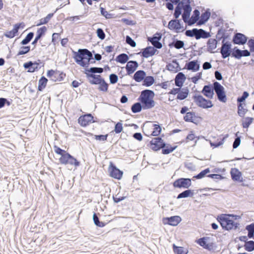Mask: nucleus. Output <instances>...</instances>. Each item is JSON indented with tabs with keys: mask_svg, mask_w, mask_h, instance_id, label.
<instances>
[{
	"mask_svg": "<svg viewBox=\"0 0 254 254\" xmlns=\"http://www.w3.org/2000/svg\"><path fill=\"white\" fill-rule=\"evenodd\" d=\"M230 217L236 219L238 216L226 214H222L218 216L217 219L220 222L223 229L230 230L236 229L238 227L239 223L234 222L233 219H231Z\"/></svg>",
	"mask_w": 254,
	"mask_h": 254,
	"instance_id": "f257e3e1",
	"label": "nucleus"
},
{
	"mask_svg": "<svg viewBox=\"0 0 254 254\" xmlns=\"http://www.w3.org/2000/svg\"><path fill=\"white\" fill-rule=\"evenodd\" d=\"M92 56L91 52L87 49H79L77 52L74 53V60L80 66L87 67Z\"/></svg>",
	"mask_w": 254,
	"mask_h": 254,
	"instance_id": "f03ea898",
	"label": "nucleus"
},
{
	"mask_svg": "<svg viewBox=\"0 0 254 254\" xmlns=\"http://www.w3.org/2000/svg\"><path fill=\"white\" fill-rule=\"evenodd\" d=\"M154 95V92L151 90L146 89L141 91L139 99L143 109H151L155 106V103L153 100Z\"/></svg>",
	"mask_w": 254,
	"mask_h": 254,
	"instance_id": "7ed1b4c3",
	"label": "nucleus"
},
{
	"mask_svg": "<svg viewBox=\"0 0 254 254\" xmlns=\"http://www.w3.org/2000/svg\"><path fill=\"white\" fill-rule=\"evenodd\" d=\"M213 90L217 94L218 99L223 103L227 101V98L224 87L219 82L216 81L213 83Z\"/></svg>",
	"mask_w": 254,
	"mask_h": 254,
	"instance_id": "20e7f679",
	"label": "nucleus"
},
{
	"mask_svg": "<svg viewBox=\"0 0 254 254\" xmlns=\"http://www.w3.org/2000/svg\"><path fill=\"white\" fill-rule=\"evenodd\" d=\"M193 99L196 105L202 108L207 109L213 106L210 100L205 99L201 95H195L193 96Z\"/></svg>",
	"mask_w": 254,
	"mask_h": 254,
	"instance_id": "39448f33",
	"label": "nucleus"
},
{
	"mask_svg": "<svg viewBox=\"0 0 254 254\" xmlns=\"http://www.w3.org/2000/svg\"><path fill=\"white\" fill-rule=\"evenodd\" d=\"M61 163L63 164H70L75 166H78L79 162L68 153H64L59 159Z\"/></svg>",
	"mask_w": 254,
	"mask_h": 254,
	"instance_id": "423d86ee",
	"label": "nucleus"
},
{
	"mask_svg": "<svg viewBox=\"0 0 254 254\" xmlns=\"http://www.w3.org/2000/svg\"><path fill=\"white\" fill-rule=\"evenodd\" d=\"M191 185V179L189 178H180L173 183L175 188L188 189Z\"/></svg>",
	"mask_w": 254,
	"mask_h": 254,
	"instance_id": "0eeeda50",
	"label": "nucleus"
},
{
	"mask_svg": "<svg viewBox=\"0 0 254 254\" xmlns=\"http://www.w3.org/2000/svg\"><path fill=\"white\" fill-rule=\"evenodd\" d=\"M165 146V143L160 137H156L150 142V147L154 151H157Z\"/></svg>",
	"mask_w": 254,
	"mask_h": 254,
	"instance_id": "6e6552de",
	"label": "nucleus"
},
{
	"mask_svg": "<svg viewBox=\"0 0 254 254\" xmlns=\"http://www.w3.org/2000/svg\"><path fill=\"white\" fill-rule=\"evenodd\" d=\"M231 46L232 45L230 42H225L224 40L222 41L220 53L223 59H226L230 56L231 53Z\"/></svg>",
	"mask_w": 254,
	"mask_h": 254,
	"instance_id": "1a4fd4ad",
	"label": "nucleus"
},
{
	"mask_svg": "<svg viewBox=\"0 0 254 254\" xmlns=\"http://www.w3.org/2000/svg\"><path fill=\"white\" fill-rule=\"evenodd\" d=\"M168 28L171 30H176L177 32H180L184 30V27L182 26L179 20H171L169 22Z\"/></svg>",
	"mask_w": 254,
	"mask_h": 254,
	"instance_id": "9d476101",
	"label": "nucleus"
},
{
	"mask_svg": "<svg viewBox=\"0 0 254 254\" xmlns=\"http://www.w3.org/2000/svg\"><path fill=\"white\" fill-rule=\"evenodd\" d=\"M93 122V117L91 114L85 115L78 119V123L83 127H85Z\"/></svg>",
	"mask_w": 254,
	"mask_h": 254,
	"instance_id": "9b49d317",
	"label": "nucleus"
},
{
	"mask_svg": "<svg viewBox=\"0 0 254 254\" xmlns=\"http://www.w3.org/2000/svg\"><path fill=\"white\" fill-rule=\"evenodd\" d=\"M247 40V37L244 34L238 33L234 36L233 42L234 44L238 45L245 44Z\"/></svg>",
	"mask_w": 254,
	"mask_h": 254,
	"instance_id": "f8f14e48",
	"label": "nucleus"
},
{
	"mask_svg": "<svg viewBox=\"0 0 254 254\" xmlns=\"http://www.w3.org/2000/svg\"><path fill=\"white\" fill-rule=\"evenodd\" d=\"M161 38V35L159 33H156L152 38L148 39L153 46L157 49L162 47V44L159 42Z\"/></svg>",
	"mask_w": 254,
	"mask_h": 254,
	"instance_id": "ddd939ff",
	"label": "nucleus"
},
{
	"mask_svg": "<svg viewBox=\"0 0 254 254\" xmlns=\"http://www.w3.org/2000/svg\"><path fill=\"white\" fill-rule=\"evenodd\" d=\"M138 66V64L137 62L134 61H129L126 65V69L128 74H130L133 73L136 69Z\"/></svg>",
	"mask_w": 254,
	"mask_h": 254,
	"instance_id": "4468645a",
	"label": "nucleus"
},
{
	"mask_svg": "<svg viewBox=\"0 0 254 254\" xmlns=\"http://www.w3.org/2000/svg\"><path fill=\"white\" fill-rule=\"evenodd\" d=\"M157 50L154 47L152 46H149L143 49L142 52V56L147 58L149 57L155 55Z\"/></svg>",
	"mask_w": 254,
	"mask_h": 254,
	"instance_id": "2eb2a0df",
	"label": "nucleus"
},
{
	"mask_svg": "<svg viewBox=\"0 0 254 254\" xmlns=\"http://www.w3.org/2000/svg\"><path fill=\"white\" fill-rule=\"evenodd\" d=\"M230 174L232 179L234 181L242 182L243 178L242 177V173L237 168H232Z\"/></svg>",
	"mask_w": 254,
	"mask_h": 254,
	"instance_id": "dca6fc26",
	"label": "nucleus"
},
{
	"mask_svg": "<svg viewBox=\"0 0 254 254\" xmlns=\"http://www.w3.org/2000/svg\"><path fill=\"white\" fill-rule=\"evenodd\" d=\"M89 82L92 84H100L102 78L100 75H95L86 73Z\"/></svg>",
	"mask_w": 254,
	"mask_h": 254,
	"instance_id": "f3484780",
	"label": "nucleus"
},
{
	"mask_svg": "<svg viewBox=\"0 0 254 254\" xmlns=\"http://www.w3.org/2000/svg\"><path fill=\"white\" fill-rule=\"evenodd\" d=\"M165 220L167 221L166 223L168 224L176 226L181 221L182 219L179 216H174L170 217H167L165 219Z\"/></svg>",
	"mask_w": 254,
	"mask_h": 254,
	"instance_id": "a211bd4d",
	"label": "nucleus"
},
{
	"mask_svg": "<svg viewBox=\"0 0 254 254\" xmlns=\"http://www.w3.org/2000/svg\"><path fill=\"white\" fill-rule=\"evenodd\" d=\"M210 36L209 32H206L202 29H197L196 28L195 38L196 40L200 38H207Z\"/></svg>",
	"mask_w": 254,
	"mask_h": 254,
	"instance_id": "6ab92c4d",
	"label": "nucleus"
},
{
	"mask_svg": "<svg viewBox=\"0 0 254 254\" xmlns=\"http://www.w3.org/2000/svg\"><path fill=\"white\" fill-rule=\"evenodd\" d=\"M184 12L182 14V18L185 23L189 24L190 20V13L191 11V7L190 6H183Z\"/></svg>",
	"mask_w": 254,
	"mask_h": 254,
	"instance_id": "aec40b11",
	"label": "nucleus"
},
{
	"mask_svg": "<svg viewBox=\"0 0 254 254\" xmlns=\"http://www.w3.org/2000/svg\"><path fill=\"white\" fill-rule=\"evenodd\" d=\"M23 24L22 23L15 24L13 29L12 30L5 33L4 35L9 38H13L18 32V31L21 26Z\"/></svg>",
	"mask_w": 254,
	"mask_h": 254,
	"instance_id": "412c9836",
	"label": "nucleus"
},
{
	"mask_svg": "<svg viewBox=\"0 0 254 254\" xmlns=\"http://www.w3.org/2000/svg\"><path fill=\"white\" fill-rule=\"evenodd\" d=\"M186 67L188 70L197 71L199 69V64L197 61H192L186 64Z\"/></svg>",
	"mask_w": 254,
	"mask_h": 254,
	"instance_id": "4be33fe9",
	"label": "nucleus"
},
{
	"mask_svg": "<svg viewBox=\"0 0 254 254\" xmlns=\"http://www.w3.org/2000/svg\"><path fill=\"white\" fill-rule=\"evenodd\" d=\"M205 238L203 237L202 238H200L197 241V243L201 247L204 248L205 249L211 251L213 249V243H207L206 242Z\"/></svg>",
	"mask_w": 254,
	"mask_h": 254,
	"instance_id": "5701e85b",
	"label": "nucleus"
},
{
	"mask_svg": "<svg viewBox=\"0 0 254 254\" xmlns=\"http://www.w3.org/2000/svg\"><path fill=\"white\" fill-rule=\"evenodd\" d=\"M186 79V77L185 74L182 72L178 73L175 78V83L176 86L181 87L182 86L185 80Z\"/></svg>",
	"mask_w": 254,
	"mask_h": 254,
	"instance_id": "b1692460",
	"label": "nucleus"
},
{
	"mask_svg": "<svg viewBox=\"0 0 254 254\" xmlns=\"http://www.w3.org/2000/svg\"><path fill=\"white\" fill-rule=\"evenodd\" d=\"M47 31V28L45 26H43L39 28L37 32V36H36L34 40L32 42V44L35 46L38 41L41 38V37L45 34Z\"/></svg>",
	"mask_w": 254,
	"mask_h": 254,
	"instance_id": "393cba45",
	"label": "nucleus"
},
{
	"mask_svg": "<svg viewBox=\"0 0 254 254\" xmlns=\"http://www.w3.org/2000/svg\"><path fill=\"white\" fill-rule=\"evenodd\" d=\"M110 176L113 178L120 180L122 177L123 172L114 166L110 171Z\"/></svg>",
	"mask_w": 254,
	"mask_h": 254,
	"instance_id": "a878e982",
	"label": "nucleus"
},
{
	"mask_svg": "<svg viewBox=\"0 0 254 254\" xmlns=\"http://www.w3.org/2000/svg\"><path fill=\"white\" fill-rule=\"evenodd\" d=\"M202 93L208 98H212L214 93L211 87L209 85H205L202 90Z\"/></svg>",
	"mask_w": 254,
	"mask_h": 254,
	"instance_id": "bb28decb",
	"label": "nucleus"
},
{
	"mask_svg": "<svg viewBox=\"0 0 254 254\" xmlns=\"http://www.w3.org/2000/svg\"><path fill=\"white\" fill-rule=\"evenodd\" d=\"M146 73L144 71L140 70L137 71L133 75V79L138 82L141 81L144 79Z\"/></svg>",
	"mask_w": 254,
	"mask_h": 254,
	"instance_id": "cd10ccee",
	"label": "nucleus"
},
{
	"mask_svg": "<svg viewBox=\"0 0 254 254\" xmlns=\"http://www.w3.org/2000/svg\"><path fill=\"white\" fill-rule=\"evenodd\" d=\"M217 41L215 39H209L207 42L208 51L212 53V51L216 49Z\"/></svg>",
	"mask_w": 254,
	"mask_h": 254,
	"instance_id": "c85d7f7f",
	"label": "nucleus"
},
{
	"mask_svg": "<svg viewBox=\"0 0 254 254\" xmlns=\"http://www.w3.org/2000/svg\"><path fill=\"white\" fill-rule=\"evenodd\" d=\"M184 46V43L183 41L179 40H174L173 42L169 44V46L171 48L172 47H175L177 49H180L183 48Z\"/></svg>",
	"mask_w": 254,
	"mask_h": 254,
	"instance_id": "c756f323",
	"label": "nucleus"
},
{
	"mask_svg": "<svg viewBox=\"0 0 254 254\" xmlns=\"http://www.w3.org/2000/svg\"><path fill=\"white\" fill-rule=\"evenodd\" d=\"M189 92V89L187 88L181 89L178 94L177 99L180 100L186 99L188 95Z\"/></svg>",
	"mask_w": 254,
	"mask_h": 254,
	"instance_id": "7c9ffc66",
	"label": "nucleus"
},
{
	"mask_svg": "<svg viewBox=\"0 0 254 254\" xmlns=\"http://www.w3.org/2000/svg\"><path fill=\"white\" fill-rule=\"evenodd\" d=\"M199 11L197 9H195L193 11V15L191 16V17L190 19L189 22V25H191L194 23H195L199 18Z\"/></svg>",
	"mask_w": 254,
	"mask_h": 254,
	"instance_id": "2f4dec72",
	"label": "nucleus"
},
{
	"mask_svg": "<svg viewBox=\"0 0 254 254\" xmlns=\"http://www.w3.org/2000/svg\"><path fill=\"white\" fill-rule=\"evenodd\" d=\"M210 16V12L207 11L202 13L201 15L200 20H199V24H204L209 18Z\"/></svg>",
	"mask_w": 254,
	"mask_h": 254,
	"instance_id": "473e14b6",
	"label": "nucleus"
},
{
	"mask_svg": "<svg viewBox=\"0 0 254 254\" xmlns=\"http://www.w3.org/2000/svg\"><path fill=\"white\" fill-rule=\"evenodd\" d=\"M193 195V190H187L182 192L179 193L177 196V199H180L182 198H186L189 196H192Z\"/></svg>",
	"mask_w": 254,
	"mask_h": 254,
	"instance_id": "72a5a7b5",
	"label": "nucleus"
},
{
	"mask_svg": "<svg viewBox=\"0 0 254 254\" xmlns=\"http://www.w3.org/2000/svg\"><path fill=\"white\" fill-rule=\"evenodd\" d=\"M128 60V57L126 54H121L116 57V61L121 64H125Z\"/></svg>",
	"mask_w": 254,
	"mask_h": 254,
	"instance_id": "f704fd0d",
	"label": "nucleus"
},
{
	"mask_svg": "<svg viewBox=\"0 0 254 254\" xmlns=\"http://www.w3.org/2000/svg\"><path fill=\"white\" fill-rule=\"evenodd\" d=\"M155 82L154 77L152 76H147L144 77L143 80V85L145 86L148 87L152 84Z\"/></svg>",
	"mask_w": 254,
	"mask_h": 254,
	"instance_id": "c9c22d12",
	"label": "nucleus"
},
{
	"mask_svg": "<svg viewBox=\"0 0 254 254\" xmlns=\"http://www.w3.org/2000/svg\"><path fill=\"white\" fill-rule=\"evenodd\" d=\"M173 250L175 254H187L188 251L185 250L183 247H177L175 244L173 246Z\"/></svg>",
	"mask_w": 254,
	"mask_h": 254,
	"instance_id": "e433bc0d",
	"label": "nucleus"
},
{
	"mask_svg": "<svg viewBox=\"0 0 254 254\" xmlns=\"http://www.w3.org/2000/svg\"><path fill=\"white\" fill-rule=\"evenodd\" d=\"M245 250L248 252H251L254 250V241H249L246 242L244 246Z\"/></svg>",
	"mask_w": 254,
	"mask_h": 254,
	"instance_id": "4c0bfd02",
	"label": "nucleus"
},
{
	"mask_svg": "<svg viewBox=\"0 0 254 254\" xmlns=\"http://www.w3.org/2000/svg\"><path fill=\"white\" fill-rule=\"evenodd\" d=\"M48 80L44 76H42L39 81L38 83V90L42 91L44 88H45Z\"/></svg>",
	"mask_w": 254,
	"mask_h": 254,
	"instance_id": "58836bf2",
	"label": "nucleus"
},
{
	"mask_svg": "<svg viewBox=\"0 0 254 254\" xmlns=\"http://www.w3.org/2000/svg\"><path fill=\"white\" fill-rule=\"evenodd\" d=\"M142 108V105L141 106V103L139 102H137L133 104L131 107V111L133 113H138L141 111Z\"/></svg>",
	"mask_w": 254,
	"mask_h": 254,
	"instance_id": "ea45409f",
	"label": "nucleus"
},
{
	"mask_svg": "<svg viewBox=\"0 0 254 254\" xmlns=\"http://www.w3.org/2000/svg\"><path fill=\"white\" fill-rule=\"evenodd\" d=\"M34 36V33L33 32L29 33L26 37L21 41V44L25 45L29 43L30 41L32 39Z\"/></svg>",
	"mask_w": 254,
	"mask_h": 254,
	"instance_id": "a19ab883",
	"label": "nucleus"
},
{
	"mask_svg": "<svg viewBox=\"0 0 254 254\" xmlns=\"http://www.w3.org/2000/svg\"><path fill=\"white\" fill-rule=\"evenodd\" d=\"M176 147H172L169 145H166L165 144V146L164 148H162L163 149L162 150V152L164 154H168L171 152H172L175 149Z\"/></svg>",
	"mask_w": 254,
	"mask_h": 254,
	"instance_id": "79ce46f5",
	"label": "nucleus"
},
{
	"mask_svg": "<svg viewBox=\"0 0 254 254\" xmlns=\"http://www.w3.org/2000/svg\"><path fill=\"white\" fill-rule=\"evenodd\" d=\"M254 119L253 118L247 117L243 121L242 126L244 128H248L252 123Z\"/></svg>",
	"mask_w": 254,
	"mask_h": 254,
	"instance_id": "37998d69",
	"label": "nucleus"
},
{
	"mask_svg": "<svg viewBox=\"0 0 254 254\" xmlns=\"http://www.w3.org/2000/svg\"><path fill=\"white\" fill-rule=\"evenodd\" d=\"M153 126V130L151 134L152 136H158L161 132V128L160 126L158 125L154 124Z\"/></svg>",
	"mask_w": 254,
	"mask_h": 254,
	"instance_id": "c03bdc74",
	"label": "nucleus"
},
{
	"mask_svg": "<svg viewBox=\"0 0 254 254\" xmlns=\"http://www.w3.org/2000/svg\"><path fill=\"white\" fill-rule=\"evenodd\" d=\"M99 85V89L100 91L107 92L108 88V84L105 82L104 79H102L100 84Z\"/></svg>",
	"mask_w": 254,
	"mask_h": 254,
	"instance_id": "a18cd8bd",
	"label": "nucleus"
},
{
	"mask_svg": "<svg viewBox=\"0 0 254 254\" xmlns=\"http://www.w3.org/2000/svg\"><path fill=\"white\" fill-rule=\"evenodd\" d=\"M86 71L91 72V74L99 73H101L103 72V68L101 67H92L86 70Z\"/></svg>",
	"mask_w": 254,
	"mask_h": 254,
	"instance_id": "49530a36",
	"label": "nucleus"
},
{
	"mask_svg": "<svg viewBox=\"0 0 254 254\" xmlns=\"http://www.w3.org/2000/svg\"><path fill=\"white\" fill-rule=\"evenodd\" d=\"M93 220L94 221V224L96 226L100 227H103L105 226V224L103 222H100L99 221V219L96 213L93 214Z\"/></svg>",
	"mask_w": 254,
	"mask_h": 254,
	"instance_id": "de8ad7c7",
	"label": "nucleus"
},
{
	"mask_svg": "<svg viewBox=\"0 0 254 254\" xmlns=\"http://www.w3.org/2000/svg\"><path fill=\"white\" fill-rule=\"evenodd\" d=\"M194 114L192 112H187L184 119L186 122H193Z\"/></svg>",
	"mask_w": 254,
	"mask_h": 254,
	"instance_id": "09e8293b",
	"label": "nucleus"
},
{
	"mask_svg": "<svg viewBox=\"0 0 254 254\" xmlns=\"http://www.w3.org/2000/svg\"><path fill=\"white\" fill-rule=\"evenodd\" d=\"M210 172V170L209 168H207L201 172H200L198 174L193 177V178L196 179H200L203 178L207 173Z\"/></svg>",
	"mask_w": 254,
	"mask_h": 254,
	"instance_id": "8fccbe9b",
	"label": "nucleus"
},
{
	"mask_svg": "<svg viewBox=\"0 0 254 254\" xmlns=\"http://www.w3.org/2000/svg\"><path fill=\"white\" fill-rule=\"evenodd\" d=\"M178 64L177 62L173 63L172 64H169L167 65V69L174 72H176L177 71V67L178 66Z\"/></svg>",
	"mask_w": 254,
	"mask_h": 254,
	"instance_id": "3c124183",
	"label": "nucleus"
},
{
	"mask_svg": "<svg viewBox=\"0 0 254 254\" xmlns=\"http://www.w3.org/2000/svg\"><path fill=\"white\" fill-rule=\"evenodd\" d=\"M30 49V46L22 47L20 48V49L17 54V55L20 56V55H22L27 54V53H28L29 52Z\"/></svg>",
	"mask_w": 254,
	"mask_h": 254,
	"instance_id": "603ef678",
	"label": "nucleus"
},
{
	"mask_svg": "<svg viewBox=\"0 0 254 254\" xmlns=\"http://www.w3.org/2000/svg\"><path fill=\"white\" fill-rule=\"evenodd\" d=\"M53 13H50L48 14L46 17L40 19V23L39 24H38V25H40L47 23L49 20L53 17Z\"/></svg>",
	"mask_w": 254,
	"mask_h": 254,
	"instance_id": "864d4df0",
	"label": "nucleus"
},
{
	"mask_svg": "<svg viewBox=\"0 0 254 254\" xmlns=\"http://www.w3.org/2000/svg\"><path fill=\"white\" fill-rule=\"evenodd\" d=\"M182 8L183 7H182V6H181V4H178V5L176 6L174 14V17L176 19L178 18L181 14Z\"/></svg>",
	"mask_w": 254,
	"mask_h": 254,
	"instance_id": "5fc2aeb1",
	"label": "nucleus"
},
{
	"mask_svg": "<svg viewBox=\"0 0 254 254\" xmlns=\"http://www.w3.org/2000/svg\"><path fill=\"white\" fill-rule=\"evenodd\" d=\"M233 57L236 59H239L242 57V50L235 48L232 54Z\"/></svg>",
	"mask_w": 254,
	"mask_h": 254,
	"instance_id": "6e6d98bb",
	"label": "nucleus"
},
{
	"mask_svg": "<svg viewBox=\"0 0 254 254\" xmlns=\"http://www.w3.org/2000/svg\"><path fill=\"white\" fill-rule=\"evenodd\" d=\"M38 61L40 62V61ZM40 64H41V63L37 62H35L33 63L32 67L30 68V69H28V71L30 72H33L35 71L36 70H38L39 68H40V66H39Z\"/></svg>",
	"mask_w": 254,
	"mask_h": 254,
	"instance_id": "4d7b16f0",
	"label": "nucleus"
},
{
	"mask_svg": "<svg viewBox=\"0 0 254 254\" xmlns=\"http://www.w3.org/2000/svg\"><path fill=\"white\" fill-rule=\"evenodd\" d=\"M238 113L240 117H243L246 113L247 110L244 109L242 104H240L238 107Z\"/></svg>",
	"mask_w": 254,
	"mask_h": 254,
	"instance_id": "13d9d810",
	"label": "nucleus"
},
{
	"mask_svg": "<svg viewBox=\"0 0 254 254\" xmlns=\"http://www.w3.org/2000/svg\"><path fill=\"white\" fill-rule=\"evenodd\" d=\"M123 128L122 123L121 122H118L115 125L114 131L116 133H119L122 132Z\"/></svg>",
	"mask_w": 254,
	"mask_h": 254,
	"instance_id": "bf43d9fd",
	"label": "nucleus"
},
{
	"mask_svg": "<svg viewBox=\"0 0 254 254\" xmlns=\"http://www.w3.org/2000/svg\"><path fill=\"white\" fill-rule=\"evenodd\" d=\"M97 35L98 37L101 40H103L105 38V34L103 30L101 28H98L97 30Z\"/></svg>",
	"mask_w": 254,
	"mask_h": 254,
	"instance_id": "052dcab7",
	"label": "nucleus"
},
{
	"mask_svg": "<svg viewBox=\"0 0 254 254\" xmlns=\"http://www.w3.org/2000/svg\"><path fill=\"white\" fill-rule=\"evenodd\" d=\"M249 95V94L248 92L244 91L243 93L242 96L238 98V99H237L238 102L241 103L244 102L246 100V99L248 97Z\"/></svg>",
	"mask_w": 254,
	"mask_h": 254,
	"instance_id": "680f3d73",
	"label": "nucleus"
},
{
	"mask_svg": "<svg viewBox=\"0 0 254 254\" xmlns=\"http://www.w3.org/2000/svg\"><path fill=\"white\" fill-rule=\"evenodd\" d=\"M126 43L132 47L136 46L135 42L129 36H127L126 37Z\"/></svg>",
	"mask_w": 254,
	"mask_h": 254,
	"instance_id": "e2e57ef3",
	"label": "nucleus"
},
{
	"mask_svg": "<svg viewBox=\"0 0 254 254\" xmlns=\"http://www.w3.org/2000/svg\"><path fill=\"white\" fill-rule=\"evenodd\" d=\"M109 79L111 84H115L117 82L118 77L116 74L112 73L110 75Z\"/></svg>",
	"mask_w": 254,
	"mask_h": 254,
	"instance_id": "0e129e2a",
	"label": "nucleus"
},
{
	"mask_svg": "<svg viewBox=\"0 0 254 254\" xmlns=\"http://www.w3.org/2000/svg\"><path fill=\"white\" fill-rule=\"evenodd\" d=\"M228 136V134H226L224 137H223V139L217 143H211V146H214L215 147H217L224 143V140L227 138Z\"/></svg>",
	"mask_w": 254,
	"mask_h": 254,
	"instance_id": "69168bd1",
	"label": "nucleus"
},
{
	"mask_svg": "<svg viewBox=\"0 0 254 254\" xmlns=\"http://www.w3.org/2000/svg\"><path fill=\"white\" fill-rule=\"evenodd\" d=\"M54 148L55 152L57 154L61 155V156H62V155H64V153H66V152L65 150L62 149L61 148H60V147H59L57 146H55Z\"/></svg>",
	"mask_w": 254,
	"mask_h": 254,
	"instance_id": "338daca9",
	"label": "nucleus"
},
{
	"mask_svg": "<svg viewBox=\"0 0 254 254\" xmlns=\"http://www.w3.org/2000/svg\"><path fill=\"white\" fill-rule=\"evenodd\" d=\"M195 31L196 28H194L192 30H188L186 31L185 34L186 36L189 37H195Z\"/></svg>",
	"mask_w": 254,
	"mask_h": 254,
	"instance_id": "774afa93",
	"label": "nucleus"
}]
</instances>
